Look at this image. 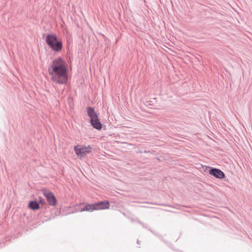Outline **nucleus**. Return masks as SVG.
Here are the masks:
<instances>
[{"mask_svg": "<svg viewBox=\"0 0 252 252\" xmlns=\"http://www.w3.org/2000/svg\"><path fill=\"white\" fill-rule=\"evenodd\" d=\"M66 63L61 58H58L52 62L48 68L49 75L53 82L59 84H66L68 81Z\"/></svg>", "mask_w": 252, "mask_h": 252, "instance_id": "f257e3e1", "label": "nucleus"}, {"mask_svg": "<svg viewBox=\"0 0 252 252\" xmlns=\"http://www.w3.org/2000/svg\"><path fill=\"white\" fill-rule=\"evenodd\" d=\"M47 44L54 51L59 52L63 47L62 39H59L56 34H48L45 39Z\"/></svg>", "mask_w": 252, "mask_h": 252, "instance_id": "f03ea898", "label": "nucleus"}, {"mask_svg": "<svg viewBox=\"0 0 252 252\" xmlns=\"http://www.w3.org/2000/svg\"><path fill=\"white\" fill-rule=\"evenodd\" d=\"M87 112L90 118L91 124L93 127L97 130H100L102 128V124L94 109L91 106H88L87 107Z\"/></svg>", "mask_w": 252, "mask_h": 252, "instance_id": "7ed1b4c3", "label": "nucleus"}, {"mask_svg": "<svg viewBox=\"0 0 252 252\" xmlns=\"http://www.w3.org/2000/svg\"><path fill=\"white\" fill-rule=\"evenodd\" d=\"M74 150L76 154L79 156L80 158L84 157L88 153L92 152V147L90 146L87 147H82L81 148H77V147H74Z\"/></svg>", "mask_w": 252, "mask_h": 252, "instance_id": "20e7f679", "label": "nucleus"}, {"mask_svg": "<svg viewBox=\"0 0 252 252\" xmlns=\"http://www.w3.org/2000/svg\"><path fill=\"white\" fill-rule=\"evenodd\" d=\"M43 194L46 197L49 205L55 206L56 205L57 199L52 192L49 191H44Z\"/></svg>", "mask_w": 252, "mask_h": 252, "instance_id": "39448f33", "label": "nucleus"}, {"mask_svg": "<svg viewBox=\"0 0 252 252\" xmlns=\"http://www.w3.org/2000/svg\"><path fill=\"white\" fill-rule=\"evenodd\" d=\"M210 175L214 176L216 178L222 179L225 177L224 173L220 169L212 167L209 171Z\"/></svg>", "mask_w": 252, "mask_h": 252, "instance_id": "423d86ee", "label": "nucleus"}, {"mask_svg": "<svg viewBox=\"0 0 252 252\" xmlns=\"http://www.w3.org/2000/svg\"><path fill=\"white\" fill-rule=\"evenodd\" d=\"M94 204L96 210L107 209H109L110 207L109 202L107 200L101 201Z\"/></svg>", "mask_w": 252, "mask_h": 252, "instance_id": "0eeeda50", "label": "nucleus"}, {"mask_svg": "<svg viewBox=\"0 0 252 252\" xmlns=\"http://www.w3.org/2000/svg\"><path fill=\"white\" fill-rule=\"evenodd\" d=\"M94 210H96V208H95L94 204V203L86 205L84 208L81 209L80 211L93 212Z\"/></svg>", "mask_w": 252, "mask_h": 252, "instance_id": "6e6552de", "label": "nucleus"}, {"mask_svg": "<svg viewBox=\"0 0 252 252\" xmlns=\"http://www.w3.org/2000/svg\"><path fill=\"white\" fill-rule=\"evenodd\" d=\"M29 207L32 210H36L40 208V205L36 201L33 200L30 201Z\"/></svg>", "mask_w": 252, "mask_h": 252, "instance_id": "1a4fd4ad", "label": "nucleus"}, {"mask_svg": "<svg viewBox=\"0 0 252 252\" xmlns=\"http://www.w3.org/2000/svg\"><path fill=\"white\" fill-rule=\"evenodd\" d=\"M38 201L39 203L41 204V207H42V206H44V205L46 204L45 200L41 197H39Z\"/></svg>", "mask_w": 252, "mask_h": 252, "instance_id": "9d476101", "label": "nucleus"}, {"mask_svg": "<svg viewBox=\"0 0 252 252\" xmlns=\"http://www.w3.org/2000/svg\"><path fill=\"white\" fill-rule=\"evenodd\" d=\"M137 243L138 244L140 245V241L139 240H137Z\"/></svg>", "mask_w": 252, "mask_h": 252, "instance_id": "9b49d317", "label": "nucleus"}]
</instances>
